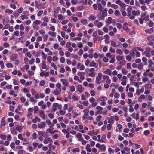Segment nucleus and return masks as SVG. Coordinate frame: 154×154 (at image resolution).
<instances>
[{"instance_id": "obj_16", "label": "nucleus", "mask_w": 154, "mask_h": 154, "mask_svg": "<svg viewBox=\"0 0 154 154\" xmlns=\"http://www.w3.org/2000/svg\"><path fill=\"white\" fill-rule=\"evenodd\" d=\"M108 122L111 124H113L114 123V117L113 116H111L110 118H108Z\"/></svg>"}, {"instance_id": "obj_48", "label": "nucleus", "mask_w": 154, "mask_h": 154, "mask_svg": "<svg viewBox=\"0 0 154 154\" xmlns=\"http://www.w3.org/2000/svg\"><path fill=\"white\" fill-rule=\"evenodd\" d=\"M81 22L83 24L85 25L88 23V20L87 19H82L81 20Z\"/></svg>"}, {"instance_id": "obj_25", "label": "nucleus", "mask_w": 154, "mask_h": 154, "mask_svg": "<svg viewBox=\"0 0 154 154\" xmlns=\"http://www.w3.org/2000/svg\"><path fill=\"white\" fill-rule=\"evenodd\" d=\"M76 137L78 138V141H82V134L80 133H78L76 134Z\"/></svg>"}, {"instance_id": "obj_20", "label": "nucleus", "mask_w": 154, "mask_h": 154, "mask_svg": "<svg viewBox=\"0 0 154 154\" xmlns=\"http://www.w3.org/2000/svg\"><path fill=\"white\" fill-rule=\"evenodd\" d=\"M90 67H94L95 68H97L98 67L96 63H95L94 61H93L91 62H90Z\"/></svg>"}, {"instance_id": "obj_5", "label": "nucleus", "mask_w": 154, "mask_h": 154, "mask_svg": "<svg viewBox=\"0 0 154 154\" xmlns=\"http://www.w3.org/2000/svg\"><path fill=\"white\" fill-rule=\"evenodd\" d=\"M96 109L97 111L95 112V114H101L102 113V111L103 110V108L102 107L100 106H97L96 107Z\"/></svg>"}, {"instance_id": "obj_30", "label": "nucleus", "mask_w": 154, "mask_h": 154, "mask_svg": "<svg viewBox=\"0 0 154 154\" xmlns=\"http://www.w3.org/2000/svg\"><path fill=\"white\" fill-rule=\"evenodd\" d=\"M104 73L105 74H107L108 75H110L111 76L112 75V71L110 69H108L106 71L104 72Z\"/></svg>"}, {"instance_id": "obj_55", "label": "nucleus", "mask_w": 154, "mask_h": 154, "mask_svg": "<svg viewBox=\"0 0 154 154\" xmlns=\"http://www.w3.org/2000/svg\"><path fill=\"white\" fill-rule=\"evenodd\" d=\"M134 49L132 50V51L131 52H130V55L131 57V58H132V57H134L135 56V53L134 51Z\"/></svg>"}, {"instance_id": "obj_41", "label": "nucleus", "mask_w": 154, "mask_h": 154, "mask_svg": "<svg viewBox=\"0 0 154 154\" xmlns=\"http://www.w3.org/2000/svg\"><path fill=\"white\" fill-rule=\"evenodd\" d=\"M49 36V35H48V34H44V35H42V37L44 41H46L48 39V38Z\"/></svg>"}, {"instance_id": "obj_18", "label": "nucleus", "mask_w": 154, "mask_h": 154, "mask_svg": "<svg viewBox=\"0 0 154 154\" xmlns=\"http://www.w3.org/2000/svg\"><path fill=\"white\" fill-rule=\"evenodd\" d=\"M99 132L98 131H97L95 132L94 130H92V131H90L88 133V134L90 136H93L97 134Z\"/></svg>"}, {"instance_id": "obj_37", "label": "nucleus", "mask_w": 154, "mask_h": 154, "mask_svg": "<svg viewBox=\"0 0 154 154\" xmlns=\"http://www.w3.org/2000/svg\"><path fill=\"white\" fill-rule=\"evenodd\" d=\"M98 9L100 12H101L103 10V8L102 5L100 3L98 4Z\"/></svg>"}, {"instance_id": "obj_54", "label": "nucleus", "mask_w": 154, "mask_h": 154, "mask_svg": "<svg viewBox=\"0 0 154 154\" xmlns=\"http://www.w3.org/2000/svg\"><path fill=\"white\" fill-rule=\"evenodd\" d=\"M77 46L79 48H82L83 47V45L82 43L80 42H79L77 43Z\"/></svg>"}, {"instance_id": "obj_28", "label": "nucleus", "mask_w": 154, "mask_h": 154, "mask_svg": "<svg viewBox=\"0 0 154 154\" xmlns=\"http://www.w3.org/2000/svg\"><path fill=\"white\" fill-rule=\"evenodd\" d=\"M108 154H114L115 152V150L111 148V147H109L108 149Z\"/></svg>"}, {"instance_id": "obj_33", "label": "nucleus", "mask_w": 154, "mask_h": 154, "mask_svg": "<svg viewBox=\"0 0 154 154\" xmlns=\"http://www.w3.org/2000/svg\"><path fill=\"white\" fill-rule=\"evenodd\" d=\"M23 128L22 126H19V125H18L16 126V129L17 130L19 131V132H21Z\"/></svg>"}, {"instance_id": "obj_42", "label": "nucleus", "mask_w": 154, "mask_h": 154, "mask_svg": "<svg viewBox=\"0 0 154 154\" xmlns=\"http://www.w3.org/2000/svg\"><path fill=\"white\" fill-rule=\"evenodd\" d=\"M56 86L58 88L60 91H62V88H61V87H62V85L60 83H57L56 85Z\"/></svg>"}, {"instance_id": "obj_13", "label": "nucleus", "mask_w": 154, "mask_h": 154, "mask_svg": "<svg viewBox=\"0 0 154 154\" xmlns=\"http://www.w3.org/2000/svg\"><path fill=\"white\" fill-rule=\"evenodd\" d=\"M116 3L119 4L121 7H125L126 5L124 2H123L120 0H116Z\"/></svg>"}, {"instance_id": "obj_44", "label": "nucleus", "mask_w": 154, "mask_h": 154, "mask_svg": "<svg viewBox=\"0 0 154 154\" xmlns=\"http://www.w3.org/2000/svg\"><path fill=\"white\" fill-rule=\"evenodd\" d=\"M45 51L46 52H48V55H52V53L51 51L49 50L48 48H45Z\"/></svg>"}, {"instance_id": "obj_26", "label": "nucleus", "mask_w": 154, "mask_h": 154, "mask_svg": "<svg viewBox=\"0 0 154 154\" xmlns=\"http://www.w3.org/2000/svg\"><path fill=\"white\" fill-rule=\"evenodd\" d=\"M32 121L33 122L36 123L37 121L40 122L41 119L39 118L38 117H35L34 119H32Z\"/></svg>"}, {"instance_id": "obj_29", "label": "nucleus", "mask_w": 154, "mask_h": 154, "mask_svg": "<svg viewBox=\"0 0 154 154\" xmlns=\"http://www.w3.org/2000/svg\"><path fill=\"white\" fill-rule=\"evenodd\" d=\"M5 117H3L2 118L1 120V126H4L5 125Z\"/></svg>"}, {"instance_id": "obj_57", "label": "nucleus", "mask_w": 154, "mask_h": 154, "mask_svg": "<svg viewBox=\"0 0 154 154\" xmlns=\"http://www.w3.org/2000/svg\"><path fill=\"white\" fill-rule=\"evenodd\" d=\"M130 107L129 109V111L130 112H133L134 111V109L132 105H129Z\"/></svg>"}, {"instance_id": "obj_47", "label": "nucleus", "mask_w": 154, "mask_h": 154, "mask_svg": "<svg viewBox=\"0 0 154 154\" xmlns=\"http://www.w3.org/2000/svg\"><path fill=\"white\" fill-rule=\"evenodd\" d=\"M116 53L120 55H122L123 54V51L121 49H118L116 50Z\"/></svg>"}, {"instance_id": "obj_8", "label": "nucleus", "mask_w": 154, "mask_h": 154, "mask_svg": "<svg viewBox=\"0 0 154 154\" xmlns=\"http://www.w3.org/2000/svg\"><path fill=\"white\" fill-rule=\"evenodd\" d=\"M94 24L98 28H100L103 26V23L101 22H99V20H95L94 22Z\"/></svg>"}, {"instance_id": "obj_22", "label": "nucleus", "mask_w": 154, "mask_h": 154, "mask_svg": "<svg viewBox=\"0 0 154 154\" xmlns=\"http://www.w3.org/2000/svg\"><path fill=\"white\" fill-rule=\"evenodd\" d=\"M52 140L51 138H46L44 140V143L45 144H47L49 142H52Z\"/></svg>"}, {"instance_id": "obj_46", "label": "nucleus", "mask_w": 154, "mask_h": 154, "mask_svg": "<svg viewBox=\"0 0 154 154\" xmlns=\"http://www.w3.org/2000/svg\"><path fill=\"white\" fill-rule=\"evenodd\" d=\"M153 31V30L152 28H150L149 29L145 30V32H146L148 33H151Z\"/></svg>"}, {"instance_id": "obj_14", "label": "nucleus", "mask_w": 154, "mask_h": 154, "mask_svg": "<svg viewBox=\"0 0 154 154\" xmlns=\"http://www.w3.org/2000/svg\"><path fill=\"white\" fill-rule=\"evenodd\" d=\"M85 73L84 72H80L78 73V75L80 76V78L81 79L83 80L85 79Z\"/></svg>"}, {"instance_id": "obj_52", "label": "nucleus", "mask_w": 154, "mask_h": 154, "mask_svg": "<svg viewBox=\"0 0 154 154\" xmlns=\"http://www.w3.org/2000/svg\"><path fill=\"white\" fill-rule=\"evenodd\" d=\"M42 22L41 21V20H36L35 21H34L33 22V24H40Z\"/></svg>"}, {"instance_id": "obj_12", "label": "nucleus", "mask_w": 154, "mask_h": 154, "mask_svg": "<svg viewBox=\"0 0 154 154\" xmlns=\"http://www.w3.org/2000/svg\"><path fill=\"white\" fill-rule=\"evenodd\" d=\"M142 84V83L141 82H133L131 83V85H133L137 88H139V85H141Z\"/></svg>"}, {"instance_id": "obj_40", "label": "nucleus", "mask_w": 154, "mask_h": 154, "mask_svg": "<svg viewBox=\"0 0 154 154\" xmlns=\"http://www.w3.org/2000/svg\"><path fill=\"white\" fill-rule=\"evenodd\" d=\"M29 100L31 102L34 103H35L37 102V100L35 99L33 97H31L30 98Z\"/></svg>"}, {"instance_id": "obj_49", "label": "nucleus", "mask_w": 154, "mask_h": 154, "mask_svg": "<svg viewBox=\"0 0 154 154\" xmlns=\"http://www.w3.org/2000/svg\"><path fill=\"white\" fill-rule=\"evenodd\" d=\"M49 34L52 36H56L57 33L56 32H53L49 31L48 32Z\"/></svg>"}, {"instance_id": "obj_64", "label": "nucleus", "mask_w": 154, "mask_h": 154, "mask_svg": "<svg viewBox=\"0 0 154 154\" xmlns=\"http://www.w3.org/2000/svg\"><path fill=\"white\" fill-rule=\"evenodd\" d=\"M75 90V87L74 86H71L70 87V90L71 92H74Z\"/></svg>"}, {"instance_id": "obj_62", "label": "nucleus", "mask_w": 154, "mask_h": 154, "mask_svg": "<svg viewBox=\"0 0 154 154\" xmlns=\"http://www.w3.org/2000/svg\"><path fill=\"white\" fill-rule=\"evenodd\" d=\"M20 18L22 20H25V19H27L28 18L27 16L25 15H22L20 16Z\"/></svg>"}, {"instance_id": "obj_23", "label": "nucleus", "mask_w": 154, "mask_h": 154, "mask_svg": "<svg viewBox=\"0 0 154 154\" xmlns=\"http://www.w3.org/2000/svg\"><path fill=\"white\" fill-rule=\"evenodd\" d=\"M101 143H106V136L105 134L101 135Z\"/></svg>"}, {"instance_id": "obj_53", "label": "nucleus", "mask_w": 154, "mask_h": 154, "mask_svg": "<svg viewBox=\"0 0 154 154\" xmlns=\"http://www.w3.org/2000/svg\"><path fill=\"white\" fill-rule=\"evenodd\" d=\"M100 54L97 53L95 52L94 53V58L97 59L100 56Z\"/></svg>"}, {"instance_id": "obj_36", "label": "nucleus", "mask_w": 154, "mask_h": 154, "mask_svg": "<svg viewBox=\"0 0 154 154\" xmlns=\"http://www.w3.org/2000/svg\"><path fill=\"white\" fill-rule=\"evenodd\" d=\"M147 39L148 41H154V35H149L147 37Z\"/></svg>"}, {"instance_id": "obj_60", "label": "nucleus", "mask_w": 154, "mask_h": 154, "mask_svg": "<svg viewBox=\"0 0 154 154\" xmlns=\"http://www.w3.org/2000/svg\"><path fill=\"white\" fill-rule=\"evenodd\" d=\"M152 85L150 84H146L145 87L146 89H150L152 88Z\"/></svg>"}, {"instance_id": "obj_56", "label": "nucleus", "mask_w": 154, "mask_h": 154, "mask_svg": "<svg viewBox=\"0 0 154 154\" xmlns=\"http://www.w3.org/2000/svg\"><path fill=\"white\" fill-rule=\"evenodd\" d=\"M51 66L53 67L54 68V69H55L56 70H57V66L55 64V63H51Z\"/></svg>"}, {"instance_id": "obj_11", "label": "nucleus", "mask_w": 154, "mask_h": 154, "mask_svg": "<svg viewBox=\"0 0 154 154\" xmlns=\"http://www.w3.org/2000/svg\"><path fill=\"white\" fill-rule=\"evenodd\" d=\"M61 92L59 88L56 87V89L53 91V94L54 95H60L61 94Z\"/></svg>"}, {"instance_id": "obj_6", "label": "nucleus", "mask_w": 154, "mask_h": 154, "mask_svg": "<svg viewBox=\"0 0 154 154\" xmlns=\"http://www.w3.org/2000/svg\"><path fill=\"white\" fill-rule=\"evenodd\" d=\"M116 59L118 61H121L120 62V64H125V61L123 60L124 59V56H121V55H118L116 57Z\"/></svg>"}, {"instance_id": "obj_51", "label": "nucleus", "mask_w": 154, "mask_h": 154, "mask_svg": "<svg viewBox=\"0 0 154 154\" xmlns=\"http://www.w3.org/2000/svg\"><path fill=\"white\" fill-rule=\"evenodd\" d=\"M148 67L149 69L151 71H154V64H151V65H148Z\"/></svg>"}, {"instance_id": "obj_35", "label": "nucleus", "mask_w": 154, "mask_h": 154, "mask_svg": "<svg viewBox=\"0 0 154 154\" xmlns=\"http://www.w3.org/2000/svg\"><path fill=\"white\" fill-rule=\"evenodd\" d=\"M89 20H90L91 21H93L94 20H95L96 17L95 16H93V15H91L88 17Z\"/></svg>"}, {"instance_id": "obj_3", "label": "nucleus", "mask_w": 154, "mask_h": 154, "mask_svg": "<svg viewBox=\"0 0 154 154\" xmlns=\"http://www.w3.org/2000/svg\"><path fill=\"white\" fill-rule=\"evenodd\" d=\"M151 50V48L150 47H147L143 52L145 56L147 57H150L151 56L150 54Z\"/></svg>"}, {"instance_id": "obj_61", "label": "nucleus", "mask_w": 154, "mask_h": 154, "mask_svg": "<svg viewBox=\"0 0 154 154\" xmlns=\"http://www.w3.org/2000/svg\"><path fill=\"white\" fill-rule=\"evenodd\" d=\"M45 92L46 94H49L51 92V89L49 88H46L45 91Z\"/></svg>"}, {"instance_id": "obj_21", "label": "nucleus", "mask_w": 154, "mask_h": 154, "mask_svg": "<svg viewBox=\"0 0 154 154\" xmlns=\"http://www.w3.org/2000/svg\"><path fill=\"white\" fill-rule=\"evenodd\" d=\"M46 63V61L45 60H43L42 62L41 67L43 69H45L47 68V65Z\"/></svg>"}, {"instance_id": "obj_15", "label": "nucleus", "mask_w": 154, "mask_h": 154, "mask_svg": "<svg viewBox=\"0 0 154 154\" xmlns=\"http://www.w3.org/2000/svg\"><path fill=\"white\" fill-rule=\"evenodd\" d=\"M46 125V124L45 122H40V123L38 124V128H45V126Z\"/></svg>"}, {"instance_id": "obj_50", "label": "nucleus", "mask_w": 154, "mask_h": 154, "mask_svg": "<svg viewBox=\"0 0 154 154\" xmlns=\"http://www.w3.org/2000/svg\"><path fill=\"white\" fill-rule=\"evenodd\" d=\"M42 57L43 59L45 60L47 58V55L44 52H42Z\"/></svg>"}, {"instance_id": "obj_4", "label": "nucleus", "mask_w": 154, "mask_h": 154, "mask_svg": "<svg viewBox=\"0 0 154 154\" xmlns=\"http://www.w3.org/2000/svg\"><path fill=\"white\" fill-rule=\"evenodd\" d=\"M102 75V73H99L98 74L96 78L95 82L96 83L100 84L101 82Z\"/></svg>"}, {"instance_id": "obj_32", "label": "nucleus", "mask_w": 154, "mask_h": 154, "mask_svg": "<svg viewBox=\"0 0 154 154\" xmlns=\"http://www.w3.org/2000/svg\"><path fill=\"white\" fill-rule=\"evenodd\" d=\"M91 145L89 144H87L86 145L85 149L88 152H90L91 151V149L90 148Z\"/></svg>"}, {"instance_id": "obj_7", "label": "nucleus", "mask_w": 154, "mask_h": 154, "mask_svg": "<svg viewBox=\"0 0 154 154\" xmlns=\"http://www.w3.org/2000/svg\"><path fill=\"white\" fill-rule=\"evenodd\" d=\"M7 141H6L5 142H4L3 141L2 144H3V145L5 146L9 145V142L10 141H11L12 139V137L11 135H10V134H9L8 135V136H7Z\"/></svg>"}, {"instance_id": "obj_17", "label": "nucleus", "mask_w": 154, "mask_h": 154, "mask_svg": "<svg viewBox=\"0 0 154 154\" xmlns=\"http://www.w3.org/2000/svg\"><path fill=\"white\" fill-rule=\"evenodd\" d=\"M104 38H105V42L106 44H109L110 42V37L108 34H106L104 36Z\"/></svg>"}, {"instance_id": "obj_9", "label": "nucleus", "mask_w": 154, "mask_h": 154, "mask_svg": "<svg viewBox=\"0 0 154 154\" xmlns=\"http://www.w3.org/2000/svg\"><path fill=\"white\" fill-rule=\"evenodd\" d=\"M60 81L64 86H67V87L69 86V84L67 79H61Z\"/></svg>"}, {"instance_id": "obj_19", "label": "nucleus", "mask_w": 154, "mask_h": 154, "mask_svg": "<svg viewBox=\"0 0 154 154\" xmlns=\"http://www.w3.org/2000/svg\"><path fill=\"white\" fill-rule=\"evenodd\" d=\"M39 112L40 116L44 120H45L46 119V116L44 114V112L43 111H40Z\"/></svg>"}, {"instance_id": "obj_43", "label": "nucleus", "mask_w": 154, "mask_h": 154, "mask_svg": "<svg viewBox=\"0 0 154 154\" xmlns=\"http://www.w3.org/2000/svg\"><path fill=\"white\" fill-rule=\"evenodd\" d=\"M79 132L84 133V131H83V126L81 125H79Z\"/></svg>"}, {"instance_id": "obj_1", "label": "nucleus", "mask_w": 154, "mask_h": 154, "mask_svg": "<svg viewBox=\"0 0 154 154\" xmlns=\"http://www.w3.org/2000/svg\"><path fill=\"white\" fill-rule=\"evenodd\" d=\"M140 14V11L139 10H134L132 11V19L134 20L135 18V16H139Z\"/></svg>"}, {"instance_id": "obj_39", "label": "nucleus", "mask_w": 154, "mask_h": 154, "mask_svg": "<svg viewBox=\"0 0 154 154\" xmlns=\"http://www.w3.org/2000/svg\"><path fill=\"white\" fill-rule=\"evenodd\" d=\"M112 19L111 17H109L107 20H106V23L108 24H110L112 23Z\"/></svg>"}, {"instance_id": "obj_58", "label": "nucleus", "mask_w": 154, "mask_h": 154, "mask_svg": "<svg viewBox=\"0 0 154 154\" xmlns=\"http://www.w3.org/2000/svg\"><path fill=\"white\" fill-rule=\"evenodd\" d=\"M54 124H52V123H51V125L49 126V128L48 129H47V130H50V131H51L52 130H53L54 129V128H53V126H54Z\"/></svg>"}, {"instance_id": "obj_63", "label": "nucleus", "mask_w": 154, "mask_h": 154, "mask_svg": "<svg viewBox=\"0 0 154 154\" xmlns=\"http://www.w3.org/2000/svg\"><path fill=\"white\" fill-rule=\"evenodd\" d=\"M90 93L91 96H94L96 94V92L94 90H91L90 91Z\"/></svg>"}, {"instance_id": "obj_59", "label": "nucleus", "mask_w": 154, "mask_h": 154, "mask_svg": "<svg viewBox=\"0 0 154 154\" xmlns=\"http://www.w3.org/2000/svg\"><path fill=\"white\" fill-rule=\"evenodd\" d=\"M57 17H58V20H63V19H64V17H63V16H62V15H61V14H59L57 15Z\"/></svg>"}, {"instance_id": "obj_27", "label": "nucleus", "mask_w": 154, "mask_h": 154, "mask_svg": "<svg viewBox=\"0 0 154 154\" xmlns=\"http://www.w3.org/2000/svg\"><path fill=\"white\" fill-rule=\"evenodd\" d=\"M107 99L106 97H105V96H101L99 97L98 100L100 101H103L107 100Z\"/></svg>"}, {"instance_id": "obj_2", "label": "nucleus", "mask_w": 154, "mask_h": 154, "mask_svg": "<svg viewBox=\"0 0 154 154\" xmlns=\"http://www.w3.org/2000/svg\"><path fill=\"white\" fill-rule=\"evenodd\" d=\"M132 9L133 7L131 6H129L127 8V16H128L131 20L132 17Z\"/></svg>"}, {"instance_id": "obj_31", "label": "nucleus", "mask_w": 154, "mask_h": 154, "mask_svg": "<svg viewBox=\"0 0 154 154\" xmlns=\"http://www.w3.org/2000/svg\"><path fill=\"white\" fill-rule=\"evenodd\" d=\"M137 47L134 48V50L136 51L135 56L137 57H139L140 55V53L139 52L137 51Z\"/></svg>"}, {"instance_id": "obj_34", "label": "nucleus", "mask_w": 154, "mask_h": 154, "mask_svg": "<svg viewBox=\"0 0 154 154\" xmlns=\"http://www.w3.org/2000/svg\"><path fill=\"white\" fill-rule=\"evenodd\" d=\"M111 45L114 47H116L118 46V45H117V44L116 43V42H115V41H111Z\"/></svg>"}, {"instance_id": "obj_45", "label": "nucleus", "mask_w": 154, "mask_h": 154, "mask_svg": "<svg viewBox=\"0 0 154 154\" xmlns=\"http://www.w3.org/2000/svg\"><path fill=\"white\" fill-rule=\"evenodd\" d=\"M106 146L105 145V144H103L102 145H101L100 144V149L101 150H105L106 149Z\"/></svg>"}, {"instance_id": "obj_38", "label": "nucleus", "mask_w": 154, "mask_h": 154, "mask_svg": "<svg viewBox=\"0 0 154 154\" xmlns=\"http://www.w3.org/2000/svg\"><path fill=\"white\" fill-rule=\"evenodd\" d=\"M7 138V135L5 134H0V138L2 140H6Z\"/></svg>"}, {"instance_id": "obj_24", "label": "nucleus", "mask_w": 154, "mask_h": 154, "mask_svg": "<svg viewBox=\"0 0 154 154\" xmlns=\"http://www.w3.org/2000/svg\"><path fill=\"white\" fill-rule=\"evenodd\" d=\"M123 28L124 30L125 31H128V25L127 23L124 22L123 24Z\"/></svg>"}, {"instance_id": "obj_10", "label": "nucleus", "mask_w": 154, "mask_h": 154, "mask_svg": "<svg viewBox=\"0 0 154 154\" xmlns=\"http://www.w3.org/2000/svg\"><path fill=\"white\" fill-rule=\"evenodd\" d=\"M77 90L80 93H82L84 90V88L81 85H79L77 86Z\"/></svg>"}]
</instances>
